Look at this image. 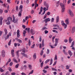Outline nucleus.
<instances>
[{"instance_id": "1", "label": "nucleus", "mask_w": 75, "mask_h": 75, "mask_svg": "<svg viewBox=\"0 0 75 75\" xmlns=\"http://www.w3.org/2000/svg\"><path fill=\"white\" fill-rule=\"evenodd\" d=\"M23 5H21L19 8V10L20 11L19 12L18 15L19 17L21 16V13L23 11Z\"/></svg>"}, {"instance_id": "2", "label": "nucleus", "mask_w": 75, "mask_h": 75, "mask_svg": "<svg viewBox=\"0 0 75 75\" xmlns=\"http://www.w3.org/2000/svg\"><path fill=\"white\" fill-rule=\"evenodd\" d=\"M60 6H61L62 8V13L64 12L65 10V5L62 4H60Z\"/></svg>"}, {"instance_id": "3", "label": "nucleus", "mask_w": 75, "mask_h": 75, "mask_svg": "<svg viewBox=\"0 0 75 75\" xmlns=\"http://www.w3.org/2000/svg\"><path fill=\"white\" fill-rule=\"evenodd\" d=\"M61 24L64 27V29L67 28V24L65 23L63 21H61Z\"/></svg>"}, {"instance_id": "4", "label": "nucleus", "mask_w": 75, "mask_h": 75, "mask_svg": "<svg viewBox=\"0 0 75 75\" xmlns=\"http://www.w3.org/2000/svg\"><path fill=\"white\" fill-rule=\"evenodd\" d=\"M68 14L71 16V17H74V15L73 13V12L71 11V10H69V11Z\"/></svg>"}, {"instance_id": "5", "label": "nucleus", "mask_w": 75, "mask_h": 75, "mask_svg": "<svg viewBox=\"0 0 75 75\" xmlns=\"http://www.w3.org/2000/svg\"><path fill=\"white\" fill-rule=\"evenodd\" d=\"M21 54L22 55H23L22 56H21V58H23V57H25V58H28V56L27 55V54H25V53H22L21 52Z\"/></svg>"}, {"instance_id": "6", "label": "nucleus", "mask_w": 75, "mask_h": 75, "mask_svg": "<svg viewBox=\"0 0 75 75\" xmlns=\"http://www.w3.org/2000/svg\"><path fill=\"white\" fill-rule=\"evenodd\" d=\"M51 21V19L50 18H47L43 20V21L45 22V23H47V22H49Z\"/></svg>"}, {"instance_id": "7", "label": "nucleus", "mask_w": 75, "mask_h": 75, "mask_svg": "<svg viewBox=\"0 0 75 75\" xmlns=\"http://www.w3.org/2000/svg\"><path fill=\"white\" fill-rule=\"evenodd\" d=\"M13 22L14 23H16L17 21H18V19H15V17L14 16V15H13Z\"/></svg>"}, {"instance_id": "8", "label": "nucleus", "mask_w": 75, "mask_h": 75, "mask_svg": "<svg viewBox=\"0 0 75 75\" xmlns=\"http://www.w3.org/2000/svg\"><path fill=\"white\" fill-rule=\"evenodd\" d=\"M3 18L2 16H0V25H2L3 24Z\"/></svg>"}, {"instance_id": "9", "label": "nucleus", "mask_w": 75, "mask_h": 75, "mask_svg": "<svg viewBox=\"0 0 75 75\" xmlns=\"http://www.w3.org/2000/svg\"><path fill=\"white\" fill-rule=\"evenodd\" d=\"M48 8H49V6L48 5H47L46 7H44L43 8V10H45V11H47V10H48Z\"/></svg>"}, {"instance_id": "10", "label": "nucleus", "mask_w": 75, "mask_h": 75, "mask_svg": "<svg viewBox=\"0 0 75 75\" xmlns=\"http://www.w3.org/2000/svg\"><path fill=\"white\" fill-rule=\"evenodd\" d=\"M14 50H11V55H12V57H14Z\"/></svg>"}, {"instance_id": "11", "label": "nucleus", "mask_w": 75, "mask_h": 75, "mask_svg": "<svg viewBox=\"0 0 75 75\" xmlns=\"http://www.w3.org/2000/svg\"><path fill=\"white\" fill-rule=\"evenodd\" d=\"M20 51H22V50H18L16 52V54L17 57L18 58H19V54L18 53V52H20Z\"/></svg>"}, {"instance_id": "12", "label": "nucleus", "mask_w": 75, "mask_h": 75, "mask_svg": "<svg viewBox=\"0 0 75 75\" xmlns=\"http://www.w3.org/2000/svg\"><path fill=\"white\" fill-rule=\"evenodd\" d=\"M30 32L32 34H33V35H34V34H35V31L32 29H30Z\"/></svg>"}, {"instance_id": "13", "label": "nucleus", "mask_w": 75, "mask_h": 75, "mask_svg": "<svg viewBox=\"0 0 75 75\" xmlns=\"http://www.w3.org/2000/svg\"><path fill=\"white\" fill-rule=\"evenodd\" d=\"M17 37L18 38H19L20 37V30H18L17 32Z\"/></svg>"}, {"instance_id": "14", "label": "nucleus", "mask_w": 75, "mask_h": 75, "mask_svg": "<svg viewBox=\"0 0 75 75\" xmlns=\"http://www.w3.org/2000/svg\"><path fill=\"white\" fill-rule=\"evenodd\" d=\"M69 18H66L65 20L66 24H69Z\"/></svg>"}, {"instance_id": "15", "label": "nucleus", "mask_w": 75, "mask_h": 75, "mask_svg": "<svg viewBox=\"0 0 75 75\" xmlns=\"http://www.w3.org/2000/svg\"><path fill=\"white\" fill-rule=\"evenodd\" d=\"M68 52L69 53V54L70 57H71V56L72 55V52H71V50H68Z\"/></svg>"}, {"instance_id": "16", "label": "nucleus", "mask_w": 75, "mask_h": 75, "mask_svg": "<svg viewBox=\"0 0 75 75\" xmlns=\"http://www.w3.org/2000/svg\"><path fill=\"white\" fill-rule=\"evenodd\" d=\"M7 20L8 21H11V20H12V18L11 17H9L7 19Z\"/></svg>"}, {"instance_id": "17", "label": "nucleus", "mask_w": 75, "mask_h": 75, "mask_svg": "<svg viewBox=\"0 0 75 75\" xmlns=\"http://www.w3.org/2000/svg\"><path fill=\"white\" fill-rule=\"evenodd\" d=\"M75 31V27H73L72 28L71 33H74Z\"/></svg>"}, {"instance_id": "18", "label": "nucleus", "mask_w": 75, "mask_h": 75, "mask_svg": "<svg viewBox=\"0 0 75 75\" xmlns=\"http://www.w3.org/2000/svg\"><path fill=\"white\" fill-rule=\"evenodd\" d=\"M73 41V39H71V37H70L69 38V42L70 43H71L72 41Z\"/></svg>"}, {"instance_id": "19", "label": "nucleus", "mask_w": 75, "mask_h": 75, "mask_svg": "<svg viewBox=\"0 0 75 75\" xmlns=\"http://www.w3.org/2000/svg\"><path fill=\"white\" fill-rule=\"evenodd\" d=\"M74 42H75L74 41H73L72 43H71V46H70V47H74Z\"/></svg>"}, {"instance_id": "20", "label": "nucleus", "mask_w": 75, "mask_h": 75, "mask_svg": "<svg viewBox=\"0 0 75 75\" xmlns=\"http://www.w3.org/2000/svg\"><path fill=\"white\" fill-rule=\"evenodd\" d=\"M56 23H58V21H59V16H57L56 17Z\"/></svg>"}, {"instance_id": "21", "label": "nucleus", "mask_w": 75, "mask_h": 75, "mask_svg": "<svg viewBox=\"0 0 75 75\" xmlns=\"http://www.w3.org/2000/svg\"><path fill=\"white\" fill-rule=\"evenodd\" d=\"M13 61H14V62H16V63H18V62H17V60L15 58H13Z\"/></svg>"}, {"instance_id": "22", "label": "nucleus", "mask_w": 75, "mask_h": 75, "mask_svg": "<svg viewBox=\"0 0 75 75\" xmlns=\"http://www.w3.org/2000/svg\"><path fill=\"white\" fill-rule=\"evenodd\" d=\"M53 61V60L52 59V58H51L50 59V65H52V64Z\"/></svg>"}, {"instance_id": "23", "label": "nucleus", "mask_w": 75, "mask_h": 75, "mask_svg": "<svg viewBox=\"0 0 75 75\" xmlns=\"http://www.w3.org/2000/svg\"><path fill=\"white\" fill-rule=\"evenodd\" d=\"M4 31H5V34L6 35H7V30L6 29H5Z\"/></svg>"}, {"instance_id": "24", "label": "nucleus", "mask_w": 75, "mask_h": 75, "mask_svg": "<svg viewBox=\"0 0 75 75\" xmlns=\"http://www.w3.org/2000/svg\"><path fill=\"white\" fill-rule=\"evenodd\" d=\"M50 59H47L45 62V64H47L48 62H50Z\"/></svg>"}, {"instance_id": "25", "label": "nucleus", "mask_w": 75, "mask_h": 75, "mask_svg": "<svg viewBox=\"0 0 75 75\" xmlns=\"http://www.w3.org/2000/svg\"><path fill=\"white\" fill-rule=\"evenodd\" d=\"M33 58H34V59H36V58H37V57L36 56V54L35 53L33 55Z\"/></svg>"}, {"instance_id": "26", "label": "nucleus", "mask_w": 75, "mask_h": 75, "mask_svg": "<svg viewBox=\"0 0 75 75\" xmlns=\"http://www.w3.org/2000/svg\"><path fill=\"white\" fill-rule=\"evenodd\" d=\"M25 30H27L28 33H30V28H25Z\"/></svg>"}, {"instance_id": "27", "label": "nucleus", "mask_w": 75, "mask_h": 75, "mask_svg": "<svg viewBox=\"0 0 75 75\" xmlns=\"http://www.w3.org/2000/svg\"><path fill=\"white\" fill-rule=\"evenodd\" d=\"M34 72V70H33L32 71L29 73L28 75H30V74H32Z\"/></svg>"}, {"instance_id": "28", "label": "nucleus", "mask_w": 75, "mask_h": 75, "mask_svg": "<svg viewBox=\"0 0 75 75\" xmlns=\"http://www.w3.org/2000/svg\"><path fill=\"white\" fill-rule=\"evenodd\" d=\"M9 38V35H8L6 36V37H5L4 38L5 40H7V39H8Z\"/></svg>"}, {"instance_id": "29", "label": "nucleus", "mask_w": 75, "mask_h": 75, "mask_svg": "<svg viewBox=\"0 0 75 75\" xmlns=\"http://www.w3.org/2000/svg\"><path fill=\"white\" fill-rule=\"evenodd\" d=\"M54 60H57V54L55 55V57H54Z\"/></svg>"}, {"instance_id": "30", "label": "nucleus", "mask_w": 75, "mask_h": 75, "mask_svg": "<svg viewBox=\"0 0 75 75\" xmlns=\"http://www.w3.org/2000/svg\"><path fill=\"white\" fill-rule=\"evenodd\" d=\"M26 31L25 30H23V34H24V35H23V36H25V34H26Z\"/></svg>"}, {"instance_id": "31", "label": "nucleus", "mask_w": 75, "mask_h": 75, "mask_svg": "<svg viewBox=\"0 0 75 75\" xmlns=\"http://www.w3.org/2000/svg\"><path fill=\"white\" fill-rule=\"evenodd\" d=\"M54 18H52L51 19V22L53 23L54 22Z\"/></svg>"}, {"instance_id": "32", "label": "nucleus", "mask_w": 75, "mask_h": 75, "mask_svg": "<svg viewBox=\"0 0 75 75\" xmlns=\"http://www.w3.org/2000/svg\"><path fill=\"white\" fill-rule=\"evenodd\" d=\"M58 40H59V39H55V42L56 43H58Z\"/></svg>"}, {"instance_id": "33", "label": "nucleus", "mask_w": 75, "mask_h": 75, "mask_svg": "<svg viewBox=\"0 0 75 75\" xmlns=\"http://www.w3.org/2000/svg\"><path fill=\"white\" fill-rule=\"evenodd\" d=\"M28 67L30 69H31V68H32V66L31 65L29 64L28 65Z\"/></svg>"}, {"instance_id": "34", "label": "nucleus", "mask_w": 75, "mask_h": 75, "mask_svg": "<svg viewBox=\"0 0 75 75\" xmlns=\"http://www.w3.org/2000/svg\"><path fill=\"white\" fill-rule=\"evenodd\" d=\"M50 47L51 48H55V47H54V46H52V45H50Z\"/></svg>"}, {"instance_id": "35", "label": "nucleus", "mask_w": 75, "mask_h": 75, "mask_svg": "<svg viewBox=\"0 0 75 75\" xmlns=\"http://www.w3.org/2000/svg\"><path fill=\"white\" fill-rule=\"evenodd\" d=\"M47 14H45L44 15L43 19H45V18H47Z\"/></svg>"}, {"instance_id": "36", "label": "nucleus", "mask_w": 75, "mask_h": 75, "mask_svg": "<svg viewBox=\"0 0 75 75\" xmlns=\"http://www.w3.org/2000/svg\"><path fill=\"white\" fill-rule=\"evenodd\" d=\"M47 54H49L50 53V50L49 49H47V52H46Z\"/></svg>"}, {"instance_id": "37", "label": "nucleus", "mask_w": 75, "mask_h": 75, "mask_svg": "<svg viewBox=\"0 0 75 75\" xmlns=\"http://www.w3.org/2000/svg\"><path fill=\"white\" fill-rule=\"evenodd\" d=\"M44 74H46L47 72V70H45V69H43L42 70Z\"/></svg>"}, {"instance_id": "38", "label": "nucleus", "mask_w": 75, "mask_h": 75, "mask_svg": "<svg viewBox=\"0 0 75 75\" xmlns=\"http://www.w3.org/2000/svg\"><path fill=\"white\" fill-rule=\"evenodd\" d=\"M0 71L1 72H4V70L3 69H2V68H1H1H0Z\"/></svg>"}, {"instance_id": "39", "label": "nucleus", "mask_w": 75, "mask_h": 75, "mask_svg": "<svg viewBox=\"0 0 75 75\" xmlns=\"http://www.w3.org/2000/svg\"><path fill=\"white\" fill-rule=\"evenodd\" d=\"M11 39L8 43V45L10 46L11 45Z\"/></svg>"}, {"instance_id": "40", "label": "nucleus", "mask_w": 75, "mask_h": 75, "mask_svg": "<svg viewBox=\"0 0 75 75\" xmlns=\"http://www.w3.org/2000/svg\"><path fill=\"white\" fill-rule=\"evenodd\" d=\"M52 71H57V70L56 69L54 68H52Z\"/></svg>"}, {"instance_id": "41", "label": "nucleus", "mask_w": 75, "mask_h": 75, "mask_svg": "<svg viewBox=\"0 0 75 75\" xmlns=\"http://www.w3.org/2000/svg\"><path fill=\"white\" fill-rule=\"evenodd\" d=\"M16 11H18V6H16Z\"/></svg>"}, {"instance_id": "42", "label": "nucleus", "mask_w": 75, "mask_h": 75, "mask_svg": "<svg viewBox=\"0 0 75 75\" xmlns=\"http://www.w3.org/2000/svg\"><path fill=\"white\" fill-rule=\"evenodd\" d=\"M63 52H64V54H65V55H67V53L65 52V50L63 49Z\"/></svg>"}, {"instance_id": "43", "label": "nucleus", "mask_w": 75, "mask_h": 75, "mask_svg": "<svg viewBox=\"0 0 75 75\" xmlns=\"http://www.w3.org/2000/svg\"><path fill=\"white\" fill-rule=\"evenodd\" d=\"M44 40H42V46L43 47H44Z\"/></svg>"}, {"instance_id": "44", "label": "nucleus", "mask_w": 75, "mask_h": 75, "mask_svg": "<svg viewBox=\"0 0 75 75\" xmlns=\"http://www.w3.org/2000/svg\"><path fill=\"white\" fill-rule=\"evenodd\" d=\"M43 53H44V52H43V50H42L40 53V55L41 56H42V55Z\"/></svg>"}, {"instance_id": "45", "label": "nucleus", "mask_w": 75, "mask_h": 75, "mask_svg": "<svg viewBox=\"0 0 75 75\" xmlns=\"http://www.w3.org/2000/svg\"><path fill=\"white\" fill-rule=\"evenodd\" d=\"M19 65V64H17L16 66H15V68H18V66Z\"/></svg>"}, {"instance_id": "46", "label": "nucleus", "mask_w": 75, "mask_h": 75, "mask_svg": "<svg viewBox=\"0 0 75 75\" xmlns=\"http://www.w3.org/2000/svg\"><path fill=\"white\" fill-rule=\"evenodd\" d=\"M25 48H23L22 49V52H25Z\"/></svg>"}, {"instance_id": "47", "label": "nucleus", "mask_w": 75, "mask_h": 75, "mask_svg": "<svg viewBox=\"0 0 75 75\" xmlns=\"http://www.w3.org/2000/svg\"><path fill=\"white\" fill-rule=\"evenodd\" d=\"M3 10L1 9H0V14H1L3 13Z\"/></svg>"}, {"instance_id": "48", "label": "nucleus", "mask_w": 75, "mask_h": 75, "mask_svg": "<svg viewBox=\"0 0 75 75\" xmlns=\"http://www.w3.org/2000/svg\"><path fill=\"white\" fill-rule=\"evenodd\" d=\"M35 44H34L33 45H32L31 47V48L33 49L34 48V47H35Z\"/></svg>"}, {"instance_id": "49", "label": "nucleus", "mask_w": 75, "mask_h": 75, "mask_svg": "<svg viewBox=\"0 0 75 75\" xmlns=\"http://www.w3.org/2000/svg\"><path fill=\"white\" fill-rule=\"evenodd\" d=\"M52 31L53 32V33H58V31H56L55 30H53Z\"/></svg>"}, {"instance_id": "50", "label": "nucleus", "mask_w": 75, "mask_h": 75, "mask_svg": "<svg viewBox=\"0 0 75 75\" xmlns=\"http://www.w3.org/2000/svg\"><path fill=\"white\" fill-rule=\"evenodd\" d=\"M18 41L20 42V43H22V40L20 39H19L18 40Z\"/></svg>"}, {"instance_id": "51", "label": "nucleus", "mask_w": 75, "mask_h": 75, "mask_svg": "<svg viewBox=\"0 0 75 75\" xmlns=\"http://www.w3.org/2000/svg\"><path fill=\"white\" fill-rule=\"evenodd\" d=\"M44 64V61H43L41 63V65L40 67H42V66H43V65Z\"/></svg>"}, {"instance_id": "52", "label": "nucleus", "mask_w": 75, "mask_h": 75, "mask_svg": "<svg viewBox=\"0 0 75 75\" xmlns=\"http://www.w3.org/2000/svg\"><path fill=\"white\" fill-rule=\"evenodd\" d=\"M8 22H7L6 23V24L7 25H10V21H8Z\"/></svg>"}, {"instance_id": "53", "label": "nucleus", "mask_w": 75, "mask_h": 75, "mask_svg": "<svg viewBox=\"0 0 75 75\" xmlns=\"http://www.w3.org/2000/svg\"><path fill=\"white\" fill-rule=\"evenodd\" d=\"M28 44L29 46H30V45H31V41H30V39L29 40Z\"/></svg>"}, {"instance_id": "54", "label": "nucleus", "mask_w": 75, "mask_h": 75, "mask_svg": "<svg viewBox=\"0 0 75 75\" xmlns=\"http://www.w3.org/2000/svg\"><path fill=\"white\" fill-rule=\"evenodd\" d=\"M45 11H46L44 10V11L43 12V13L41 14V15L42 16H43L45 13Z\"/></svg>"}, {"instance_id": "55", "label": "nucleus", "mask_w": 75, "mask_h": 75, "mask_svg": "<svg viewBox=\"0 0 75 75\" xmlns=\"http://www.w3.org/2000/svg\"><path fill=\"white\" fill-rule=\"evenodd\" d=\"M5 54V51L4 50H3L1 52V54Z\"/></svg>"}, {"instance_id": "56", "label": "nucleus", "mask_w": 75, "mask_h": 75, "mask_svg": "<svg viewBox=\"0 0 75 75\" xmlns=\"http://www.w3.org/2000/svg\"><path fill=\"white\" fill-rule=\"evenodd\" d=\"M46 29H47V28L46 27H44L42 28L43 30H46Z\"/></svg>"}, {"instance_id": "57", "label": "nucleus", "mask_w": 75, "mask_h": 75, "mask_svg": "<svg viewBox=\"0 0 75 75\" xmlns=\"http://www.w3.org/2000/svg\"><path fill=\"white\" fill-rule=\"evenodd\" d=\"M48 68H49V67L48 66L45 67H44V69H48Z\"/></svg>"}, {"instance_id": "58", "label": "nucleus", "mask_w": 75, "mask_h": 75, "mask_svg": "<svg viewBox=\"0 0 75 75\" xmlns=\"http://www.w3.org/2000/svg\"><path fill=\"white\" fill-rule=\"evenodd\" d=\"M50 14H51V13H50V12H48L47 13V16H50Z\"/></svg>"}, {"instance_id": "59", "label": "nucleus", "mask_w": 75, "mask_h": 75, "mask_svg": "<svg viewBox=\"0 0 75 75\" xmlns=\"http://www.w3.org/2000/svg\"><path fill=\"white\" fill-rule=\"evenodd\" d=\"M10 8V6H9V5H8L7 6V9L8 10H9V8Z\"/></svg>"}, {"instance_id": "60", "label": "nucleus", "mask_w": 75, "mask_h": 75, "mask_svg": "<svg viewBox=\"0 0 75 75\" xmlns=\"http://www.w3.org/2000/svg\"><path fill=\"white\" fill-rule=\"evenodd\" d=\"M8 70H9V71H10V72L12 70H11V67H8Z\"/></svg>"}, {"instance_id": "61", "label": "nucleus", "mask_w": 75, "mask_h": 75, "mask_svg": "<svg viewBox=\"0 0 75 75\" xmlns=\"http://www.w3.org/2000/svg\"><path fill=\"white\" fill-rule=\"evenodd\" d=\"M3 34V31H0V36H1Z\"/></svg>"}, {"instance_id": "62", "label": "nucleus", "mask_w": 75, "mask_h": 75, "mask_svg": "<svg viewBox=\"0 0 75 75\" xmlns=\"http://www.w3.org/2000/svg\"><path fill=\"white\" fill-rule=\"evenodd\" d=\"M42 10H43V8L42 7H40V11H42Z\"/></svg>"}, {"instance_id": "63", "label": "nucleus", "mask_w": 75, "mask_h": 75, "mask_svg": "<svg viewBox=\"0 0 75 75\" xmlns=\"http://www.w3.org/2000/svg\"><path fill=\"white\" fill-rule=\"evenodd\" d=\"M71 49L73 50H74V51H75V47H72L71 48Z\"/></svg>"}, {"instance_id": "64", "label": "nucleus", "mask_w": 75, "mask_h": 75, "mask_svg": "<svg viewBox=\"0 0 75 75\" xmlns=\"http://www.w3.org/2000/svg\"><path fill=\"white\" fill-rule=\"evenodd\" d=\"M21 75H26V74H25L24 72H22L21 73Z\"/></svg>"}]
</instances>
